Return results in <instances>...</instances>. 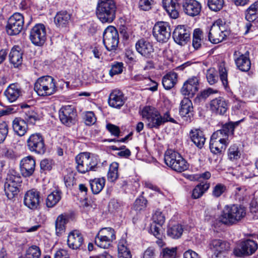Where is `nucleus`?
<instances>
[{"label":"nucleus","instance_id":"1","mask_svg":"<svg viewBox=\"0 0 258 258\" xmlns=\"http://www.w3.org/2000/svg\"><path fill=\"white\" fill-rule=\"evenodd\" d=\"M141 115L145 120L146 125L149 128L158 129L165 122H175L174 119L171 117L169 111L161 115L155 107L149 105L142 109Z\"/></svg>","mask_w":258,"mask_h":258},{"label":"nucleus","instance_id":"2","mask_svg":"<svg viewBox=\"0 0 258 258\" xmlns=\"http://www.w3.org/2000/svg\"><path fill=\"white\" fill-rule=\"evenodd\" d=\"M245 215L246 210L244 207L236 204L226 205L218 219L213 222V225L216 227L220 223L232 225L240 221Z\"/></svg>","mask_w":258,"mask_h":258},{"label":"nucleus","instance_id":"3","mask_svg":"<svg viewBox=\"0 0 258 258\" xmlns=\"http://www.w3.org/2000/svg\"><path fill=\"white\" fill-rule=\"evenodd\" d=\"M117 7L114 0H99L96 15L102 23H111L115 18Z\"/></svg>","mask_w":258,"mask_h":258},{"label":"nucleus","instance_id":"4","mask_svg":"<svg viewBox=\"0 0 258 258\" xmlns=\"http://www.w3.org/2000/svg\"><path fill=\"white\" fill-rule=\"evenodd\" d=\"M76 169L81 174H85L90 171H95L98 165V159L91 156L89 152H83L77 155L75 158Z\"/></svg>","mask_w":258,"mask_h":258},{"label":"nucleus","instance_id":"5","mask_svg":"<svg viewBox=\"0 0 258 258\" xmlns=\"http://www.w3.org/2000/svg\"><path fill=\"white\" fill-rule=\"evenodd\" d=\"M165 164L172 170L182 172L189 167L187 161L178 152L171 150H167L164 155Z\"/></svg>","mask_w":258,"mask_h":258},{"label":"nucleus","instance_id":"6","mask_svg":"<svg viewBox=\"0 0 258 258\" xmlns=\"http://www.w3.org/2000/svg\"><path fill=\"white\" fill-rule=\"evenodd\" d=\"M34 90L39 96H50L56 91L54 79L49 76L38 78L34 84Z\"/></svg>","mask_w":258,"mask_h":258},{"label":"nucleus","instance_id":"7","mask_svg":"<svg viewBox=\"0 0 258 258\" xmlns=\"http://www.w3.org/2000/svg\"><path fill=\"white\" fill-rule=\"evenodd\" d=\"M225 21L218 19L212 25L209 32V40L212 43L217 44L223 41L229 34Z\"/></svg>","mask_w":258,"mask_h":258},{"label":"nucleus","instance_id":"8","mask_svg":"<svg viewBox=\"0 0 258 258\" xmlns=\"http://www.w3.org/2000/svg\"><path fill=\"white\" fill-rule=\"evenodd\" d=\"M103 42L107 50H116L119 43V35L114 27L109 26L105 29L103 32Z\"/></svg>","mask_w":258,"mask_h":258},{"label":"nucleus","instance_id":"9","mask_svg":"<svg viewBox=\"0 0 258 258\" xmlns=\"http://www.w3.org/2000/svg\"><path fill=\"white\" fill-rule=\"evenodd\" d=\"M24 24L23 16L19 13H15L8 20L6 29L8 35H17L22 30Z\"/></svg>","mask_w":258,"mask_h":258},{"label":"nucleus","instance_id":"10","mask_svg":"<svg viewBox=\"0 0 258 258\" xmlns=\"http://www.w3.org/2000/svg\"><path fill=\"white\" fill-rule=\"evenodd\" d=\"M209 246L213 253L210 258H226L227 251L230 249V244L219 239L212 240Z\"/></svg>","mask_w":258,"mask_h":258},{"label":"nucleus","instance_id":"11","mask_svg":"<svg viewBox=\"0 0 258 258\" xmlns=\"http://www.w3.org/2000/svg\"><path fill=\"white\" fill-rule=\"evenodd\" d=\"M29 39L31 42L38 46H42L46 40V29L42 24H37L30 31Z\"/></svg>","mask_w":258,"mask_h":258},{"label":"nucleus","instance_id":"12","mask_svg":"<svg viewBox=\"0 0 258 258\" xmlns=\"http://www.w3.org/2000/svg\"><path fill=\"white\" fill-rule=\"evenodd\" d=\"M28 149L32 152L38 154H43L45 152L44 139L43 136L39 133L31 135L27 140Z\"/></svg>","mask_w":258,"mask_h":258},{"label":"nucleus","instance_id":"13","mask_svg":"<svg viewBox=\"0 0 258 258\" xmlns=\"http://www.w3.org/2000/svg\"><path fill=\"white\" fill-rule=\"evenodd\" d=\"M153 34L158 42H167L170 37V28L169 24L163 21L157 22L153 27Z\"/></svg>","mask_w":258,"mask_h":258},{"label":"nucleus","instance_id":"14","mask_svg":"<svg viewBox=\"0 0 258 258\" xmlns=\"http://www.w3.org/2000/svg\"><path fill=\"white\" fill-rule=\"evenodd\" d=\"M77 112L75 107L71 105L62 106L59 111L60 121L67 126H70L77 120Z\"/></svg>","mask_w":258,"mask_h":258},{"label":"nucleus","instance_id":"15","mask_svg":"<svg viewBox=\"0 0 258 258\" xmlns=\"http://www.w3.org/2000/svg\"><path fill=\"white\" fill-rule=\"evenodd\" d=\"M257 243L253 240L247 239L241 242L239 246L234 249V254L239 257L253 254L257 249Z\"/></svg>","mask_w":258,"mask_h":258},{"label":"nucleus","instance_id":"16","mask_svg":"<svg viewBox=\"0 0 258 258\" xmlns=\"http://www.w3.org/2000/svg\"><path fill=\"white\" fill-rule=\"evenodd\" d=\"M40 194L36 189L28 190L24 197V204L31 210H35L39 208L40 204Z\"/></svg>","mask_w":258,"mask_h":258},{"label":"nucleus","instance_id":"17","mask_svg":"<svg viewBox=\"0 0 258 258\" xmlns=\"http://www.w3.org/2000/svg\"><path fill=\"white\" fill-rule=\"evenodd\" d=\"M199 79L197 77L188 78L180 89L181 94L188 98L193 97L199 90Z\"/></svg>","mask_w":258,"mask_h":258},{"label":"nucleus","instance_id":"18","mask_svg":"<svg viewBox=\"0 0 258 258\" xmlns=\"http://www.w3.org/2000/svg\"><path fill=\"white\" fill-rule=\"evenodd\" d=\"M244 118L243 117L240 120L234 122H230L228 123H226L222 126L221 129L214 132L212 134V137L219 138L220 140L229 141V136L233 134L235 127L237 126L239 122L242 121Z\"/></svg>","mask_w":258,"mask_h":258},{"label":"nucleus","instance_id":"19","mask_svg":"<svg viewBox=\"0 0 258 258\" xmlns=\"http://www.w3.org/2000/svg\"><path fill=\"white\" fill-rule=\"evenodd\" d=\"M172 37L177 44L182 46L189 40L190 33L185 26L178 25L174 29Z\"/></svg>","mask_w":258,"mask_h":258},{"label":"nucleus","instance_id":"20","mask_svg":"<svg viewBox=\"0 0 258 258\" xmlns=\"http://www.w3.org/2000/svg\"><path fill=\"white\" fill-rule=\"evenodd\" d=\"M179 114L184 120L190 122L193 117L194 108L192 102L189 98L185 97L180 102Z\"/></svg>","mask_w":258,"mask_h":258},{"label":"nucleus","instance_id":"21","mask_svg":"<svg viewBox=\"0 0 258 258\" xmlns=\"http://www.w3.org/2000/svg\"><path fill=\"white\" fill-rule=\"evenodd\" d=\"M83 243V236L79 230H73L69 234L67 244L70 248L72 249H79L81 248Z\"/></svg>","mask_w":258,"mask_h":258},{"label":"nucleus","instance_id":"22","mask_svg":"<svg viewBox=\"0 0 258 258\" xmlns=\"http://www.w3.org/2000/svg\"><path fill=\"white\" fill-rule=\"evenodd\" d=\"M211 111L219 115H224L228 108V102L222 97H218L210 102Z\"/></svg>","mask_w":258,"mask_h":258},{"label":"nucleus","instance_id":"23","mask_svg":"<svg viewBox=\"0 0 258 258\" xmlns=\"http://www.w3.org/2000/svg\"><path fill=\"white\" fill-rule=\"evenodd\" d=\"M182 6L184 12L189 16H196L201 11V4L196 0H183Z\"/></svg>","mask_w":258,"mask_h":258},{"label":"nucleus","instance_id":"24","mask_svg":"<svg viewBox=\"0 0 258 258\" xmlns=\"http://www.w3.org/2000/svg\"><path fill=\"white\" fill-rule=\"evenodd\" d=\"M126 99L123 93L119 90H113L110 94L108 104L110 106L119 109L123 105Z\"/></svg>","mask_w":258,"mask_h":258},{"label":"nucleus","instance_id":"25","mask_svg":"<svg viewBox=\"0 0 258 258\" xmlns=\"http://www.w3.org/2000/svg\"><path fill=\"white\" fill-rule=\"evenodd\" d=\"M234 58L237 67L241 71L247 72L249 70L251 62L247 53L240 54L238 51L234 52Z\"/></svg>","mask_w":258,"mask_h":258},{"label":"nucleus","instance_id":"26","mask_svg":"<svg viewBox=\"0 0 258 258\" xmlns=\"http://www.w3.org/2000/svg\"><path fill=\"white\" fill-rule=\"evenodd\" d=\"M35 161L32 156L24 158L20 162V169L22 175L25 177L31 176L34 171Z\"/></svg>","mask_w":258,"mask_h":258},{"label":"nucleus","instance_id":"27","mask_svg":"<svg viewBox=\"0 0 258 258\" xmlns=\"http://www.w3.org/2000/svg\"><path fill=\"white\" fill-rule=\"evenodd\" d=\"M136 49L138 52L146 57H150L154 52L152 43L144 39H141L137 42Z\"/></svg>","mask_w":258,"mask_h":258},{"label":"nucleus","instance_id":"28","mask_svg":"<svg viewBox=\"0 0 258 258\" xmlns=\"http://www.w3.org/2000/svg\"><path fill=\"white\" fill-rule=\"evenodd\" d=\"M162 4L170 18L175 19L178 17L179 5L177 0H163Z\"/></svg>","mask_w":258,"mask_h":258},{"label":"nucleus","instance_id":"29","mask_svg":"<svg viewBox=\"0 0 258 258\" xmlns=\"http://www.w3.org/2000/svg\"><path fill=\"white\" fill-rule=\"evenodd\" d=\"M22 91L17 84H12L10 85L5 91V95L8 100L13 102L21 95Z\"/></svg>","mask_w":258,"mask_h":258},{"label":"nucleus","instance_id":"30","mask_svg":"<svg viewBox=\"0 0 258 258\" xmlns=\"http://www.w3.org/2000/svg\"><path fill=\"white\" fill-rule=\"evenodd\" d=\"M191 141L198 148L202 149L206 141V138L202 131L199 129H192L189 132Z\"/></svg>","mask_w":258,"mask_h":258},{"label":"nucleus","instance_id":"31","mask_svg":"<svg viewBox=\"0 0 258 258\" xmlns=\"http://www.w3.org/2000/svg\"><path fill=\"white\" fill-rule=\"evenodd\" d=\"M12 126L14 132L19 136L22 137L27 133L28 125L24 119L15 118L13 121Z\"/></svg>","mask_w":258,"mask_h":258},{"label":"nucleus","instance_id":"32","mask_svg":"<svg viewBox=\"0 0 258 258\" xmlns=\"http://www.w3.org/2000/svg\"><path fill=\"white\" fill-rule=\"evenodd\" d=\"M9 59L15 67L21 65L23 61V52L18 46L13 47L9 54Z\"/></svg>","mask_w":258,"mask_h":258},{"label":"nucleus","instance_id":"33","mask_svg":"<svg viewBox=\"0 0 258 258\" xmlns=\"http://www.w3.org/2000/svg\"><path fill=\"white\" fill-rule=\"evenodd\" d=\"M178 75L174 72H170L162 78V85L166 90H170L177 82Z\"/></svg>","mask_w":258,"mask_h":258},{"label":"nucleus","instance_id":"34","mask_svg":"<svg viewBox=\"0 0 258 258\" xmlns=\"http://www.w3.org/2000/svg\"><path fill=\"white\" fill-rule=\"evenodd\" d=\"M71 16L66 11L58 13L54 17V23L58 27H66L69 23Z\"/></svg>","mask_w":258,"mask_h":258},{"label":"nucleus","instance_id":"35","mask_svg":"<svg viewBox=\"0 0 258 258\" xmlns=\"http://www.w3.org/2000/svg\"><path fill=\"white\" fill-rule=\"evenodd\" d=\"M104 177L96 178L89 181L90 185L94 194H99L104 188L105 184Z\"/></svg>","mask_w":258,"mask_h":258},{"label":"nucleus","instance_id":"36","mask_svg":"<svg viewBox=\"0 0 258 258\" xmlns=\"http://www.w3.org/2000/svg\"><path fill=\"white\" fill-rule=\"evenodd\" d=\"M118 257L132 258V254L125 239H121L118 243Z\"/></svg>","mask_w":258,"mask_h":258},{"label":"nucleus","instance_id":"37","mask_svg":"<svg viewBox=\"0 0 258 258\" xmlns=\"http://www.w3.org/2000/svg\"><path fill=\"white\" fill-rule=\"evenodd\" d=\"M68 221V217L66 215L61 214L58 216L55 221V231L57 236H59L64 232L66 224Z\"/></svg>","mask_w":258,"mask_h":258},{"label":"nucleus","instance_id":"38","mask_svg":"<svg viewBox=\"0 0 258 258\" xmlns=\"http://www.w3.org/2000/svg\"><path fill=\"white\" fill-rule=\"evenodd\" d=\"M182 226L179 224L169 225L167 229V235L173 239H177L180 237L183 233Z\"/></svg>","mask_w":258,"mask_h":258},{"label":"nucleus","instance_id":"39","mask_svg":"<svg viewBox=\"0 0 258 258\" xmlns=\"http://www.w3.org/2000/svg\"><path fill=\"white\" fill-rule=\"evenodd\" d=\"M245 106V104L244 102L238 99L235 97H233L232 110L234 114L236 115L243 114L245 115L247 112Z\"/></svg>","mask_w":258,"mask_h":258},{"label":"nucleus","instance_id":"40","mask_svg":"<svg viewBox=\"0 0 258 258\" xmlns=\"http://www.w3.org/2000/svg\"><path fill=\"white\" fill-rule=\"evenodd\" d=\"M61 198V192L59 190H54L48 195L46 200V205L48 208L55 206Z\"/></svg>","mask_w":258,"mask_h":258},{"label":"nucleus","instance_id":"41","mask_svg":"<svg viewBox=\"0 0 258 258\" xmlns=\"http://www.w3.org/2000/svg\"><path fill=\"white\" fill-rule=\"evenodd\" d=\"M209 183H200L194 188L192 190V197L195 199L200 198L209 188Z\"/></svg>","mask_w":258,"mask_h":258},{"label":"nucleus","instance_id":"42","mask_svg":"<svg viewBox=\"0 0 258 258\" xmlns=\"http://www.w3.org/2000/svg\"><path fill=\"white\" fill-rule=\"evenodd\" d=\"M119 164L116 162H112L109 166L107 173V179L109 181L113 182L118 178Z\"/></svg>","mask_w":258,"mask_h":258},{"label":"nucleus","instance_id":"43","mask_svg":"<svg viewBox=\"0 0 258 258\" xmlns=\"http://www.w3.org/2000/svg\"><path fill=\"white\" fill-rule=\"evenodd\" d=\"M21 182V177L18 174H17L15 171L13 170L8 173L5 183H8L11 186L18 187Z\"/></svg>","mask_w":258,"mask_h":258},{"label":"nucleus","instance_id":"44","mask_svg":"<svg viewBox=\"0 0 258 258\" xmlns=\"http://www.w3.org/2000/svg\"><path fill=\"white\" fill-rule=\"evenodd\" d=\"M258 11V2L251 5L245 11V17L247 21H253L256 18V13Z\"/></svg>","mask_w":258,"mask_h":258},{"label":"nucleus","instance_id":"45","mask_svg":"<svg viewBox=\"0 0 258 258\" xmlns=\"http://www.w3.org/2000/svg\"><path fill=\"white\" fill-rule=\"evenodd\" d=\"M41 254L39 247L36 245H32L26 250L25 255H22L19 258H40Z\"/></svg>","mask_w":258,"mask_h":258},{"label":"nucleus","instance_id":"46","mask_svg":"<svg viewBox=\"0 0 258 258\" xmlns=\"http://www.w3.org/2000/svg\"><path fill=\"white\" fill-rule=\"evenodd\" d=\"M150 231L158 239L156 241L157 244L160 246H162L163 244V242L162 240L163 237V230L162 228L157 226V225L155 224H151Z\"/></svg>","mask_w":258,"mask_h":258},{"label":"nucleus","instance_id":"47","mask_svg":"<svg viewBox=\"0 0 258 258\" xmlns=\"http://www.w3.org/2000/svg\"><path fill=\"white\" fill-rule=\"evenodd\" d=\"M228 159L231 161H236L240 159L241 152L238 146L236 145H231L227 153Z\"/></svg>","mask_w":258,"mask_h":258},{"label":"nucleus","instance_id":"48","mask_svg":"<svg viewBox=\"0 0 258 258\" xmlns=\"http://www.w3.org/2000/svg\"><path fill=\"white\" fill-rule=\"evenodd\" d=\"M113 240L108 239L107 238H104V237L97 234L95 238V244L102 248L106 249L109 248Z\"/></svg>","mask_w":258,"mask_h":258},{"label":"nucleus","instance_id":"49","mask_svg":"<svg viewBox=\"0 0 258 258\" xmlns=\"http://www.w3.org/2000/svg\"><path fill=\"white\" fill-rule=\"evenodd\" d=\"M227 146L224 143H219L218 141L211 139L210 148L211 152L214 154H218L224 151Z\"/></svg>","mask_w":258,"mask_h":258},{"label":"nucleus","instance_id":"50","mask_svg":"<svg viewBox=\"0 0 258 258\" xmlns=\"http://www.w3.org/2000/svg\"><path fill=\"white\" fill-rule=\"evenodd\" d=\"M202 32L200 29H196L193 32L192 45L195 50L199 49L202 46Z\"/></svg>","mask_w":258,"mask_h":258},{"label":"nucleus","instance_id":"51","mask_svg":"<svg viewBox=\"0 0 258 258\" xmlns=\"http://www.w3.org/2000/svg\"><path fill=\"white\" fill-rule=\"evenodd\" d=\"M152 219L154 223L152 224H158V227L161 228L162 226L164 224L165 221V217L164 215L160 210H156L155 211L152 216Z\"/></svg>","mask_w":258,"mask_h":258},{"label":"nucleus","instance_id":"52","mask_svg":"<svg viewBox=\"0 0 258 258\" xmlns=\"http://www.w3.org/2000/svg\"><path fill=\"white\" fill-rule=\"evenodd\" d=\"M219 72L220 80L225 89L228 87L227 79V71L224 63H221L219 66Z\"/></svg>","mask_w":258,"mask_h":258},{"label":"nucleus","instance_id":"53","mask_svg":"<svg viewBox=\"0 0 258 258\" xmlns=\"http://www.w3.org/2000/svg\"><path fill=\"white\" fill-rule=\"evenodd\" d=\"M39 119L37 113L33 109H29L25 112L24 120L30 124H34Z\"/></svg>","mask_w":258,"mask_h":258},{"label":"nucleus","instance_id":"54","mask_svg":"<svg viewBox=\"0 0 258 258\" xmlns=\"http://www.w3.org/2000/svg\"><path fill=\"white\" fill-rule=\"evenodd\" d=\"M98 235L104 238H107L114 240L115 239V234L113 229L110 227L104 228L101 229L98 233Z\"/></svg>","mask_w":258,"mask_h":258},{"label":"nucleus","instance_id":"55","mask_svg":"<svg viewBox=\"0 0 258 258\" xmlns=\"http://www.w3.org/2000/svg\"><path fill=\"white\" fill-rule=\"evenodd\" d=\"M224 0H208V6L212 11L217 12L221 10L224 5Z\"/></svg>","mask_w":258,"mask_h":258},{"label":"nucleus","instance_id":"56","mask_svg":"<svg viewBox=\"0 0 258 258\" xmlns=\"http://www.w3.org/2000/svg\"><path fill=\"white\" fill-rule=\"evenodd\" d=\"M235 194L239 200H243L245 198L249 196V189L245 186L237 187L235 190Z\"/></svg>","mask_w":258,"mask_h":258},{"label":"nucleus","instance_id":"57","mask_svg":"<svg viewBox=\"0 0 258 258\" xmlns=\"http://www.w3.org/2000/svg\"><path fill=\"white\" fill-rule=\"evenodd\" d=\"M227 190L225 185L222 183H218L215 185L212 190V196L218 198L224 194Z\"/></svg>","mask_w":258,"mask_h":258},{"label":"nucleus","instance_id":"58","mask_svg":"<svg viewBox=\"0 0 258 258\" xmlns=\"http://www.w3.org/2000/svg\"><path fill=\"white\" fill-rule=\"evenodd\" d=\"M4 189L7 197L11 199L17 195L19 188L17 186H11L10 184L5 183Z\"/></svg>","mask_w":258,"mask_h":258},{"label":"nucleus","instance_id":"59","mask_svg":"<svg viewBox=\"0 0 258 258\" xmlns=\"http://www.w3.org/2000/svg\"><path fill=\"white\" fill-rule=\"evenodd\" d=\"M9 132L8 123L4 121H0V144L5 140Z\"/></svg>","mask_w":258,"mask_h":258},{"label":"nucleus","instance_id":"60","mask_svg":"<svg viewBox=\"0 0 258 258\" xmlns=\"http://www.w3.org/2000/svg\"><path fill=\"white\" fill-rule=\"evenodd\" d=\"M176 252V247H166L162 249L161 254L163 258H175Z\"/></svg>","mask_w":258,"mask_h":258},{"label":"nucleus","instance_id":"61","mask_svg":"<svg viewBox=\"0 0 258 258\" xmlns=\"http://www.w3.org/2000/svg\"><path fill=\"white\" fill-rule=\"evenodd\" d=\"M206 77L208 83L210 85L214 84L218 80L217 72L214 69H210L207 71Z\"/></svg>","mask_w":258,"mask_h":258},{"label":"nucleus","instance_id":"62","mask_svg":"<svg viewBox=\"0 0 258 258\" xmlns=\"http://www.w3.org/2000/svg\"><path fill=\"white\" fill-rule=\"evenodd\" d=\"M147 202V200L144 197L138 198L135 201L133 208L135 211L140 212L146 208Z\"/></svg>","mask_w":258,"mask_h":258},{"label":"nucleus","instance_id":"63","mask_svg":"<svg viewBox=\"0 0 258 258\" xmlns=\"http://www.w3.org/2000/svg\"><path fill=\"white\" fill-rule=\"evenodd\" d=\"M84 119L87 125L94 124L96 121V117L93 111H86L84 113Z\"/></svg>","mask_w":258,"mask_h":258},{"label":"nucleus","instance_id":"64","mask_svg":"<svg viewBox=\"0 0 258 258\" xmlns=\"http://www.w3.org/2000/svg\"><path fill=\"white\" fill-rule=\"evenodd\" d=\"M123 63L122 62H116L112 65L109 74L111 76L121 74L122 72Z\"/></svg>","mask_w":258,"mask_h":258}]
</instances>
